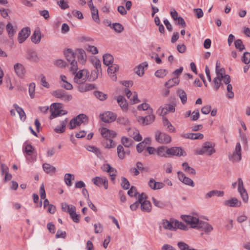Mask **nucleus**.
I'll list each match as a JSON object with an SVG mask.
<instances>
[{"label": "nucleus", "instance_id": "obj_53", "mask_svg": "<svg viewBox=\"0 0 250 250\" xmlns=\"http://www.w3.org/2000/svg\"><path fill=\"white\" fill-rule=\"evenodd\" d=\"M152 201L154 206L159 208H163L166 207V204L164 202L158 200L154 197L152 198Z\"/></svg>", "mask_w": 250, "mask_h": 250}, {"label": "nucleus", "instance_id": "obj_42", "mask_svg": "<svg viewBox=\"0 0 250 250\" xmlns=\"http://www.w3.org/2000/svg\"><path fill=\"white\" fill-rule=\"evenodd\" d=\"M103 145L105 148H113L115 146V144L112 139H104L102 141Z\"/></svg>", "mask_w": 250, "mask_h": 250}, {"label": "nucleus", "instance_id": "obj_49", "mask_svg": "<svg viewBox=\"0 0 250 250\" xmlns=\"http://www.w3.org/2000/svg\"><path fill=\"white\" fill-rule=\"evenodd\" d=\"M178 94L182 104H185L187 101V96L186 92L182 89H179L178 91Z\"/></svg>", "mask_w": 250, "mask_h": 250}, {"label": "nucleus", "instance_id": "obj_30", "mask_svg": "<svg viewBox=\"0 0 250 250\" xmlns=\"http://www.w3.org/2000/svg\"><path fill=\"white\" fill-rule=\"evenodd\" d=\"M119 67L118 65L116 64H113L110 66H109L107 69V73L109 75H110V76L113 81H116L117 77L116 75H113L111 76V75L114 74L117 71L119 70Z\"/></svg>", "mask_w": 250, "mask_h": 250}, {"label": "nucleus", "instance_id": "obj_14", "mask_svg": "<svg viewBox=\"0 0 250 250\" xmlns=\"http://www.w3.org/2000/svg\"><path fill=\"white\" fill-rule=\"evenodd\" d=\"M138 121L143 125H146L153 123L155 120V116L153 114H148L147 116L145 117L139 116L137 118Z\"/></svg>", "mask_w": 250, "mask_h": 250}, {"label": "nucleus", "instance_id": "obj_36", "mask_svg": "<svg viewBox=\"0 0 250 250\" xmlns=\"http://www.w3.org/2000/svg\"><path fill=\"white\" fill-rule=\"evenodd\" d=\"M27 59L30 61L36 62L39 60L37 52L33 50H30L28 52Z\"/></svg>", "mask_w": 250, "mask_h": 250}, {"label": "nucleus", "instance_id": "obj_3", "mask_svg": "<svg viewBox=\"0 0 250 250\" xmlns=\"http://www.w3.org/2000/svg\"><path fill=\"white\" fill-rule=\"evenodd\" d=\"M61 104L60 103H53L50 106V112L51 115L49 117L50 119H52L60 115H65L67 112L61 109Z\"/></svg>", "mask_w": 250, "mask_h": 250}, {"label": "nucleus", "instance_id": "obj_50", "mask_svg": "<svg viewBox=\"0 0 250 250\" xmlns=\"http://www.w3.org/2000/svg\"><path fill=\"white\" fill-rule=\"evenodd\" d=\"M94 95L100 101H104L107 98V95L106 94L99 91H95Z\"/></svg>", "mask_w": 250, "mask_h": 250}, {"label": "nucleus", "instance_id": "obj_56", "mask_svg": "<svg viewBox=\"0 0 250 250\" xmlns=\"http://www.w3.org/2000/svg\"><path fill=\"white\" fill-rule=\"evenodd\" d=\"M112 28L117 33H121L124 30V27L119 23H114L112 25Z\"/></svg>", "mask_w": 250, "mask_h": 250}, {"label": "nucleus", "instance_id": "obj_54", "mask_svg": "<svg viewBox=\"0 0 250 250\" xmlns=\"http://www.w3.org/2000/svg\"><path fill=\"white\" fill-rule=\"evenodd\" d=\"M57 1V4L62 9H66L69 7L67 2L64 0H55Z\"/></svg>", "mask_w": 250, "mask_h": 250}, {"label": "nucleus", "instance_id": "obj_51", "mask_svg": "<svg viewBox=\"0 0 250 250\" xmlns=\"http://www.w3.org/2000/svg\"><path fill=\"white\" fill-rule=\"evenodd\" d=\"M235 47L239 51H242L245 47L241 40L237 39L234 42Z\"/></svg>", "mask_w": 250, "mask_h": 250}, {"label": "nucleus", "instance_id": "obj_8", "mask_svg": "<svg viewBox=\"0 0 250 250\" xmlns=\"http://www.w3.org/2000/svg\"><path fill=\"white\" fill-rule=\"evenodd\" d=\"M74 79L75 83L78 84H81L84 83L87 78L88 72L87 70H82L79 71L78 73H76Z\"/></svg>", "mask_w": 250, "mask_h": 250}, {"label": "nucleus", "instance_id": "obj_23", "mask_svg": "<svg viewBox=\"0 0 250 250\" xmlns=\"http://www.w3.org/2000/svg\"><path fill=\"white\" fill-rule=\"evenodd\" d=\"M161 110V112L160 113L161 116H165L168 113L174 112L175 108L174 105L172 104H166L164 107H161L159 110Z\"/></svg>", "mask_w": 250, "mask_h": 250}, {"label": "nucleus", "instance_id": "obj_11", "mask_svg": "<svg viewBox=\"0 0 250 250\" xmlns=\"http://www.w3.org/2000/svg\"><path fill=\"white\" fill-rule=\"evenodd\" d=\"M31 33L28 27H24L19 33L18 40L20 43H23L29 37Z\"/></svg>", "mask_w": 250, "mask_h": 250}, {"label": "nucleus", "instance_id": "obj_21", "mask_svg": "<svg viewBox=\"0 0 250 250\" xmlns=\"http://www.w3.org/2000/svg\"><path fill=\"white\" fill-rule=\"evenodd\" d=\"M129 135L133 138L136 141H140L142 140V137L140 134L139 131L136 128H128Z\"/></svg>", "mask_w": 250, "mask_h": 250}, {"label": "nucleus", "instance_id": "obj_52", "mask_svg": "<svg viewBox=\"0 0 250 250\" xmlns=\"http://www.w3.org/2000/svg\"><path fill=\"white\" fill-rule=\"evenodd\" d=\"M163 124L164 126H167V128L170 132L175 131V127L166 118H163Z\"/></svg>", "mask_w": 250, "mask_h": 250}, {"label": "nucleus", "instance_id": "obj_9", "mask_svg": "<svg viewBox=\"0 0 250 250\" xmlns=\"http://www.w3.org/2000/svg\"><path fill=\"white\" fill-rule=\"evenodd\" d=\"M155 139L159 143L167 144L171 141V137L165 133L157 131L155 133Z\"/></svg>", "mask_w": 250, "mask_h": 250}, {"label": "nucleus", "instance_id": "obj_31", "mask_svg": "<svg viewBox=\"0 0 250 250\" xmlns=\"http://www.w3.org/2000/svg\"><path fill=\"white\" fill-rule=\"evenodd\" d=\"M217 76L213 80L214 89L216 90H217L221 85L222 87H224L223 84H221V80L223 78L222 73H220V74H217Z\"/></svg>", "mask_w": 250, "mask_h": 250}, {"label": "nucleus", "instance_id": "obj_22", "mask_svg": "<svg viewBox=\"0 0 250 250\" xmlns=\"http://www.w3.org/2000/svg\"><path fill=\"white\" fill-rule=\"evenodd\" d=\"M224 205L230 207H239L241 205V202L237 198H233L224 201Z\"/></svg>", "mask_w": 250, "mask_h": 250}, {"label": "nucleus", "instance_id": "obj_58", "mask_svg": "<svg viewBox=\"0 0 250 250\" xmlns=\"http://www.w3.org/2000/svg\"><path fill=\"white\" fill-rule=\"evenodd\" d=\"M87 150L94 153L97 156H100L101 154L100 150L93 146H89L87 148Z\"/></svg>", "mask_w": 250, "mask_h": 250}, {"label": "nucleus", "instance_id": "obj_46", "mask_svg": "<svg viewBox=\"0 0 250 250\" xmlns=\"http://www.w3.org/2000/svg\"><path fill=\"white\" fill-rule=\"evenodd\" d=\"M66 58L68 62H70L74 60L75 53L71 49H68L65 53Z\"/></svg>", "mask_w": 250, "mask_h": 250}, {"label": "nucleus", "instance_id": "obj_43", "mask_svg": "<svg viewBox=\"0 0 250 250\" xmlns=\"http://www.w3.org/2000/svg\"><path fill=\"white\" fill-rule=\"evenodd\" d=\"M182 166L185 172L193 175L196 174L195 170L193 168L189 167L188 163L185 162L183 163Z\"/></svg>", "mask_w": 250, "mask_h": 250}, {"label": "nucleus", "instance_id": "obj_12", "mask_svg": "<svg viewBox=\"0 0 250 250\" xmlns=\"http://www.w3.org/2000/svg\"><path fill=\"white\" fill-rule=\"evenodd\" d=\"M169 156H185L187 153L184 150L180 147H171L168 148Z\"/></svg>", "mask_w": 250, "mask_h": 250}, {"label": "nucleus", "instance_id": "obj_1", "mask_svg": "<svg viewBox=\"0 0 250 250\" xmlns=\"http://www.w3.org/2000/svg\"><path fill=\"white\" fill-rule=\"evenodd\" d=\"M182 220L190 225L191 228L198 229L201 222L199 217L196 214H190L189 215H181Z\"/></svg>", "mask_w": 250, "mask_h": 250}, {"label": "nucleus", "instance_id": "obj_64", "mask_svg": "<svg viewBox=\"0 0 250 250\" xmlns=\"http://www.w3.org/2000/svg\"><path fill=\"white\" fill-rule=\"evenodd\" d=\"M54 64L57 67L60 68L65 67L67 65V63L65 61L61 59L56 60Z\"/></svg>", "mask_w": 250, "mask_h": 250}, {"label": "nucleus", "instance_id": "obj_10", "mask_svg": "<svg viewBox=\"0 0 250 250\" xmlns=\"http://www.w3.org/2000/svg\"><path fill=\"white\" fill-rule=\"evenodd\" d=\"M100 119L104 123H109L114 121L117 118L115 113L111 111H106L100 115Z\"/></svg>", "mask_w": 250, "mask_h": 250}, {"label": "nucleus", "instance_id": "obj_63", "mask_svg": "<svg viewBox=\"0 0 250 250\" xmlns=\"http://www.w3.org/2000/svg\"><path fill=\"white\" fill-rule=\"evenodd\" d=\"M70 64L71 65L70 70L73 74H75L78 70L77 62L76 60H73L70 62Z\"/></svg>", "mask_w": 250, "mask_h": 250}, {"label": "nucleus", "instance_id": "obj_24", "mask_svg": "<svg viewBox=\"0 0 250 250\" xmlns=\"http://www.w3.org/2000/svg\"><path fill=\"white\" fill-rule=\"evenodd\" d=\"M42 35L40 29L39 28H36L33 34L31 37V40L32 42L35 44H38L41 42Z\"/></svg>", "mask_w": 250, "mask_h": 250}, {"label": "nucleus", "instance_id": "obj_35", "mask_svg": "<svg viewBox=\"0 0 250 250\" xmlns=\"http://www.w3.org/2000/svg\"><path fill=\"white\" fill-rule=\"evenodd\" d=\"M103 63L106 66H109L113 62V57L110 54H104L103 57Z\"/></svg>", "mask_w": 250, "mask_h": 250}, {"label": "nucleus", "instance_id": "obj_44", "mask_svg": "<svg viewBox=\"0 0 250 250\" xmlns=\"http://www.w3.org/2000/svg\"><path fill=\"white\" fill-rule=\"evenodd\" d=\"M92 18L93 20L97 23H99L100 20L98 14V10L96 8L90 9Z\"/></svg>", "mask_w": 250, "mask_h": 250}, {"label": "nucleus", "instance_id": "obj_45", "mask_svg": "<svg viewBox=\"0 0 250 250\" xmlns=\"http://www.w3.org/2000/svg\"><path fill=\"white\" fill-rule=\"evenodd\" d=\"M177 246L180 250H198L194 248H191L187 243L184 242H179Z\"/></svg>", "mask_w": 250, "mask_h": 250}, {"label": "nucleus", "instance_id": "obj_2", "mask_svg": "<svg viewBox=\"0 0 250 250\" xmlns=\"http://www.w3.org/2000/svg\"><path fill=\"white\" fill-rule=\"evenodd\" d=\"M214 143L211 142H206L201 148L196 149L195 153L198 155L206 154L208 156L211 155L215 152V150L214 149Z\"/></svg>", "mask_w": 250, "mask_h": 250}, {"label": "nucleus", "instance_id": "obj_48", "mask_svg": "<svg viewBox=\"0 0 250 250\" xmlns=\"http://www.w3.org/2000/svg\"><path fill=\"white\" fill-rule=\"evenodd\" d=\"M162 224L163 227L165 229L171 230H175L176 229V228L173 226L172 224L169 222L167 220H163Z\"/></svg>", "mask_w": 250, "mask_h": 250}, {"label": "nucleus", "instance_id": "obj_18", "mask_svg": "<svg viewBox=\"0 0 250 250\" xmlns=\"http://www.w3.org/2000/svg\"><path fill=\"white\" fill-rule=\"evenodd\" d=\"M75 57L77 56L79 62L84 63L87 59L86 53L85 51L82 49H78L76 51Z\"/></svg>", "mask_w": 250, "mask_h": 250}, {"label": "nucleus", "instance_id": "obj_59", "mask_svg": "<svg viewBox=\"0 0 250 250\" xmlns=\"http://www.w3.org/2000/svg\"><path fill=\"white\" fill-rule=\"evenodd\" d=\"M102 169L103 171L107 172L116 171V169L112 167L109 164L104 165L102 167Z\"/></svg>", "mask_w": 250, "mask_h": 250}, {"label": "nucleus", "instance_id": "obj_38", "mask_svg": "<svg viewBox=\"0 0 250 250\" xmlns=\"http://www.w3.org/2000/svg\"><path fill=\"white\" fill-rule=\"evenodd\" d=\"M68 122V119L66 118L63 121H62L61 123V126H57L55 129L54 130L56 132L58 133H62L64 132L65 128L66 126V125L67 123Z\"/></svg>", "mask_w": 250, "mask_h": 250}, {"label": "nucleus", "instance_id": "obj_39", "mask_svg": "<svg viewBox=\"0 0 250 250\" xmlns=\"http://www.w3.org/2000/svg\"><path fill=\"white\" fill-rule=\"evenodd\" d=\"M6 30L10 38H12L16 32L11 23L9 22L6 26Z\"/></svg>", "mask_w": 250, "mask_h": 250}, {"label": "nucleus", "instance_id": "obj_27", "mask_svg": "<svg viewBox=\"0 0 250 250\" xmlns=\"http://www.w3.org/2000/svg\"><path fill=\"white\" fill-rule=\"evenodd\" d=\"M202 229L207 234H209L212 230L213 227L209 224L201 221L198 229Z\"/></svg>", "mask_w": 250, "mask_h": 250}, {"label": "nucleus", "instance_id": "obj_34", "mask_svg": "<svg viewBox=\"0 0 250 250\" xmlns=\"http://www.w3.org/2000/svg\"><path fill=\"white\" fill-rule=\"evenodd\" d=\"M95 86L93 84L86 83L79 86L78 89L81 92H85L94 89Z\"/></svg>", "mask_w": 250, "mask_h": 250}, {"label": "nucleus", "instance_id": "obj_29", "mask_svg": "<svg viewBox=\"0 0 250 250\" xmlns=\"http://www.w3.org/2000/svg\"><path fill=\"white\" fill-rule=\"evenodd\" d=\"M147 66L148 63L146 62L140 64L135 69V73L140 77L143 76L144 74V68L145 67H147Z\"/></svg>", "mask_w": 250, "mask_h": 250}, {"label": "nucleus", "instance_id": "obj_55", "mask_svg": "<svg viewBox=\"0 0 250 250\" xmlns=\"http://www.w3.org/2000/svg\"><path fill=\"white\" fill-rule=\"evenodd\" d=\"M121 186L124 189H128L129 188L130 183L128 180L125 177H122L121 178Z\"/></svg>", "mask_w": 250, "mask_h": 250}, {"label": "nucleus", "instance_id": "obj_40", "mask_svg": "<svg viewBox=\"0 0 250 250\" xmlns=\"http://www.w3.org/2000/svg\"><path fill=\"white\" fill-rule=\"evenodd\" d=\"M138 109L139 110H147L148 114L153 113V109L150 106V105L146 103H143L141 104H140L138 106Z\"/></svg>", "mask_w": 250, "mask_h": 250}, {"label": "nucleus", "instance_id": "obj_32", "mask_svg": "<svg viewBox=\"0 0 250 250\" xmlns=\"http://www.w3.org/2000/svg\"><path fill=\"white\" fill-rule=\"evenodd\" d=\"M117 102L122 109L126 110L128 107L127 103L125 98L123 96H119L117 98Z\"/></svg>", "mask_w": 250, "mask_h": 250}, {"label": "nucleus", "instance_id": "obj_17", "mask_svg": "<svg viewBox=\"0 0 250 250\" xmlns=\"http://www.w3.org/2000/svg\"><path fill=\"white\" fill-rule=\"evenodd\" d=\"M177 175L179 180L184 184L192 187L194 186L193 180L187 177L183 172L178 171Z\"/></svg>", "mask_w": 250, "mask_h": 250}, {"label": "nucleus", "instance_id": "obj_33", "mask_svg": "<svg viewBox=\"0 0 250 250\" xmlns=\"http://www.w3.org/2000/svg\"><path fill=\"white\" fill-rule=\"evenodd\" d=\"M43 170L47 174L52 175L56 171L55 167L51 166V165L47 163L43 164L42 165Z\"/></svg>", "mask_w": 250, "mask_h": 250}, {"label": "nucleus", "instance_id": "obj_37", "mask_svg": "<svg viewBox=\"0 0 250 250\" xmlns=\"http://www.w3.org/2000/svg\"><path fill=\"white\" fill-rule=\"evenodd\" d=\"M14 107L15 110L19 114L21 120L24 121L26 119V115L23 109L20 107L18 104H14Z\"/></svg>", "mask_w": 250, "mask_h": 250}, {"label": "nucleus", "instance_id": "obj_5", "mask_svg": "<svg viewBox=\"0 0 250 250\" xmlns=\"http://www.w3.org/2000/svg\"><path fill=\"white\" fill-rule=\"evenodd\" d=\"M52 95L57 98L60 99L65 102H68L72 99V96L66 91L58 89L52 92Z\"/></svg>", "mask_w": 250, "mask_h": 250}, {"label": "nucleus", "instance_id": "obj_19", "mask_svg": "<svg viewBox=\"0 0 250 250\" xmlns=\"http://www.w3.org/2000/svg\"><path fill=\"white\" fill-rule=\"evenodd\" d=\"M117 151L119 158L121 160L125 159L126 155H129L130 153V150L128 149L125 150L121 145L118 146Z\"/></svg>", "mask_w": 250, "mask_h": 250}, {"label": "nucleus", "instance_id": "obj_41", "mask_svg": "<svg viewBox=\"0 0 250 250\" xmlns=\"http://www.w3.org/2000/svg\"><path fill=\"white\" fill-rule=\"evenodd\" d=\"M179 83V80L178 77H175L171 79H169L166 83L165 86L169 88L175 85L178 84Z\"/></svg>", "mask_w": 250, "mask_h": 250}, {"label": "nucleus", "instance_id": "obj_28", "mask_svg": "<svg viewBox=\"0 0 250 250\" xmlns=\"http://www.w3.org/2000/svg\"><path fill=\"white\" fill-rule=\"evenodd\" d=\"M140 208L142 211L150 212L152 209V206L150 202L147 200L140 203Z\"/></svg>", "mask_w": 250, "mask_h": 250}, {"label": "nucleus", "instance_id": "obj_7", "mask_svg": "<svg viewBox=\"0 0 250 250\" xmlns=\"http://www.w3.org/2000/svg\"><path fill=\"white\" fill-rule=\"evenodd\" d=\"M238 191L244 202L247 203L249 199L248 194L241 178H238Z\"/></svg>", "mask_w": 250, "mask_h": 250}, {"label": "nucleus", "instance_id": "obj_6", "mask_svg": "<svg viewBox=\"0 0 250 250\" xmlns=\"http://www.w3.org/2000/svg\"><path fill=\"white\" fill-rule=\"evenodd\" d=\"M241 146L240 143H237L234 151L233 153H229V159L233 162H237L241 160Z\"/></svg>", "mask_w": 250, "mask_h": 250}, {"label": "nucleus", "instance_id": "obj_62", "mask_svg": "<svg viewBox=\"0 0 250 250\" xmlns=\"http://www.w3.org/2000/svg\"><path fill=\"white\" fill-rule=\"evenodd\" d=\"M227 89V91H228V93L227 94V97L229 99L233 98L234 96V94L233 92L232 91V85L231 84H228Z\"/></svg>", "mask_w": 250, "mask_h": 250}, {"label": "nucleus", "instance_id": "obj_61", "mask_svg": "<svg viewBox=\"0 0 250 250\" xmlns=\"http://www.w3.org/2000/svg\"><path fill=\"white\" fill-rule=\"evenodd\" d=\"M104 177H96L92 179L93 183L97 186H101L104 181Z\"/></svg>", "mask_w": 250, "mask_h": 250}, {"label": "nucleus", "instance_id": "obj_13", "mask_svg": "<svg viewBox=\"0 0 250 250\" xmlns=\"http://www.w3.org/2000/svg\"><path fill=\"white\" fill-rule=\"evenodd\" d=\"M92 62L96 70H94L91 72V75L93 77V79H96L98 78V74L102 72L101 64L100 61L95 58L92 60Z\"/></svg>", "mask_w": 250, "mask_h": 250}, {"label": "nucleus", "instance_id": "obj_16", "mask_svg": "<svg viewBox=\"0 0 250 250\" xmlns=\"http://www.w3.org/2000/svg\"><path fill=\"white\" fill-rule=\"evenodd\" d=\"M14 69L15 73L18 77L23 78L25 73L26 70L24 66L20 63H17L14 65Z\"/></svg>", "mask_w": 250, "mask_h": 250}, {"label": "nucleus", "instance_id": "obj_25", "mask_svg": "<svg viewBox=\"0 0 250 250\" xmlns=\"http://www.w3.org/2000/svg\"><path fill=\"white\" fill-rule=\"evenodd\" d=\"M157 150V155L160 157L167 158L169 156L168 148L166 146H159Z\"/></svg>", "mask_w": 250, "mask_h": 250}, {"label": "nucleus", "instance_id": "obj_47", "mask_svg": "<svg viewBox=\"0 0 250 250\" xmlns=\"http://www.w3.org/2000/svg\"><path fill=\"white\" fill-rule=\"evenodd\" d=\"M122 144L126 147H129L133 144V141L126 137H122L121 139Z\"/></svg>", "mask_w": 250, "mask_h": 250}, {"label": "nucleus", "instance_id": "obj_26", "mask_svg": "<svg viewBox=\"0 0 250 250\" xmlns=\"http://www.w3.org/2000/svg\"><path fill=\"white\" fill-rule=\"evenodd\" d=\"M181 136L187 138V139H190L192 140H195V139H203L204 137V135L202 133H186V134H182L181 135Z\"/></svg>", "mask_w": 250, "mask_h": 250}, {"label": "nucleus", "instance_id": "obj_60", "mask_svg": "<svg viewBox=\"0 0 250 250\" xmlns=\"http://www.w3.org/2000/svg\"><path fill=\"white\" fill-rule=\"evenodd\" d=\"M242 61L246 64H248L250 62V53L246 52L244 53L242 58Z\"/></svg>", "mask_w": 250, "mask_h": 250}, {"label": "nucleus", "instance_id": "obj_57", "mask_svg": "<svg viewBox=\"0 0 250 250\" xmlns=\"http://www.w3.org/2000/svg\"><path fill=\"white\" fill-rule=\"evenodd\" d=\"M174 225L176 227H177V228H178L179 229L184 230H188L187 226L182 222H179L177 220H176L174 222Z\"/></svg>", "mask_w": 250, "mask_h": 250}, {"label": "nucleus", "instance_id": "obj_20", "mask_svg": "<svg viewBox=\"0 0 250 250\" xmlns=\"http://www.w3.org/2000/svg\"><path fill=\"white\" fill-rule=\"evenodd\" d=\"M224 195V192L223 191L218 190L216 189L212 190L207 192L205 195V199H209L214 196L217 197H223Z\"/></svg>", "mask_w": 250, "mask_h": 250}, {"label": "nucleus", "instance_id": "obj_4", "mask_svg": "<svg viewBox=\"0 0 250 250\" xmlns=\"http://www.w3.org/2000/svg\"><path fill=\"white\" fill-rule=\"evenodd\" d=\"M87 121L88 118L86 115L83 114H80L70 121L69 129H73L77 126H79Z\"/></svg>", "mask_w": 250, "mask_h": 250}, {"label": "nucleus", "instance_id": "obj_15", "mask_svg": "<svg viewBox=\"0 0 250 250\" xmlns=\"http://www.w3.org/2000/svg\"><path fill=\"white\" fill-rule=\"evenodd\" d=\"M101 134L104 139L110 140L114 138L116 135V132L105 127H103L101 129Z\"/></svg>", "mask_w": 250, "mask_h": 250}]
</instances>
